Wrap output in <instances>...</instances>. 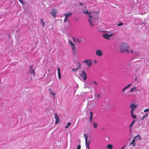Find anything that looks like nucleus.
Returning <instances> with one entry per match:
<instances>
[{"label": "nucleus", "instance_id": "nucleus-34", "mask_svg": "<svg viewBox=\"0 0 149 149\" xmlns=\"http://www.w3.org/2000/svg\"><path fill=\"white\" fill-rule=\"evenodd\" d=\"M125 95L126 96H129L130 95L129 94V92H128V93H126L125 94Z\"/></svg>", "mask_w": 149, "mask_h": 149}, {"label": "nucleus", "instance_id": "nucleus-42", "mask_svg": "<svg viewBox=\"0 0 149 149\" xmlns=\"http://www.w3.org/2000/svg\"><path fill=\"white\" fill-rule=\"evenodd\" d=\"M130 51H131V52L132 53H133V51L131 49H130Z\"/></svg>", "mask_w": 149, "mask_h": 149}, {"label": "nucleus", "instance_id": "nucleus-5", "mask_svg": "<svg viewBox=\"0 0 149 149\" xmlns=\"http://www.w3.org/2000/svg\"><path fill=\"white\" fill-rule=\"evenodd\" d=\"M86 7H84V8H83V12L84 13L87 14L89 18L91 17V12H88V10L86 9Z\"/></svg>", "mask_w": 149, "mask_h": 149}, {"label": "nucleus", "instance_id": "nucleus-3", "mask_svg": "<svg viewBox=\"0 0 149 149\" xmlns=\"http://www.w3.org/2000/svg\"><path fill=\"white\" fill-rule=\"evenodd\" d=\"M72 13L71 12H69L67 13H64V15L65 16V18L64 20V22H68V19L69 17L71 15Z\"/></svg>", "mask_w": 149, "mask_h": 149}, {"label": "nucleus", "instance_id": "nucleus-19", "mask_svg": "<svg viewBox=\"0 0 149 149\" xmlns=\"http://www.w3.org/2000/svg\"><path fill=\"white\" fill-rule=\"evenodd\" d=\"M58 70V77L59 79H61V73L60 72V69L59 68H58L57 69Z\"/></svg>", "mask_w": 149, "mask_h": 149}, {"label": "nucleus", "instance_id": "nucleus-29", "mask_svg": "<svg viewBox=\"0 0 149 149\" xmlns=\"http://www.w3.org/2000/svg\"><path fill=\"white\" fill-rule=\"evenodd\" d=\"M132 117L134 119H135L136 118V116L133 113L131 114Z\"/></svg>", "mask_w": 149, "mask_h": 149}, {"label": "nucleus", "instance_id": "nucleus-45", "mask_svg": "<svg viewBox=\"0 0 149 149\" xmlns=\"http://www.w3.org/2000/svg\"><path fill=\"white\" fill-rule=\"evenodd\" d=\"M40 22H42V21H40Z\"/></svg>", "mask_w": 149, "mask_h": 149}, {"label": "nucleus", "instance_id": "nucleus-4", "mask_svg": "<svg viewBox=\"0 0 149 149\" xmlns=\"http://www.w3.org/2000/svg\"><path fill=\"white\" fill-rule=\"evenodd\" d=\"M81 77L83 78L84 80H86L87 78L86 73L84 70L81 71V73L80 74Z\"/></svg>", "mask_w": 149, "mask_h": 149}, {"label": "nucleus", "instance_id": "nucleus-28", "mask_svg": "<svg viewBox=\"0 0 149 149\" xmlns=\"http://www.w3.org/2000/svg\"><path fill=\"white\" fill-rule=\"evenodd\" d=\"M148 116V114L147 113H146L145 115L143 116L142 118H141V120H142L144 118L147 117Z\"/></svg>", "mask_w": 149, "mask_h": 149}, {"label": "nucleus", "instance_id": "nucleus-15", "mask_svg": "<svg viewBox=\"0 0 149 149\" xmlns=\"http://www.w3.org/2000/svg\"><path fill=\"white\" fill-rule=\"evenodd\" d=\"M49 93L51 95H52L54 96V98H55L56 94L54 93L50 88L49 89Z\"/></svg>", "mask_w": 149, "mask_h": 149}, {"label": "nucleus", "instance_id": "nucleus-44", "mask_svg": "<svg viewBox=\"0 0 149 149\" xmlns=\"http://www.w3.org/2000/svg\"><path fill=\"white\" fill-rule=\"evenodd\" d=\"M124 147H125V146H123V147H122V148H121V149H123V148H124Z\"/></svg>", "mask_w": 149, "mask_h": 149}, {"label": "nucleus", "instance_id": "nucleus-7", "mask_svg": "<svg viewBox=\"0 0 149 149\" xmlns=\"http://www.w3.org/2000/svg\"><path fill=\"white\" fill-rule=\"evenodd\" d=\"M84 136L85 138V143L86 145V146H89V144H90V141L89 140H88V135H86L85 134H84Z\"/></svg>", "mask_w": 149, "mask_h": 149}, {"label": "nucleus", "instance_id": "nucleus-8", "mask_svg": "<svg viewBox=\"0 0 149 149\" xmlns=\"http://www.w3.org/2000/svg\"><path fill=\"white\" fill-rule=\"evenodd\" d=\"M54 117L56 119V122L55 123V124L59 123L60 121L59 117L57 113H56L54 114Z\"/></svg>", "mask_w": 149, "mask_h": 149}, {"label": "nucleus", "instance_id": "nucleus-18", "mask_svg": "<svg viewBox=\"0 0 149 149\" xmlns=\"http://www.w3.org/2000/svg\"><path fill=\"white\" fill-rule=\"evenodd\" d=\"M93 117V113L91 111L90 112V117L89 118V120L90 122H91L92 120V118Z\"/></svg>", "mask_w": 149, "mask_h": 149}, {"label": "nucleus", "instance_id": "nucleus-24", "mask_svg": "<svg viewBox=\"0 0 149 149\" xmlns=\"http://www.w3.org/2000/svg\"><path fill=\"white\" fill-rule=\"evenodd\" d=\"M80 67V64H79L78 65V68H76V69H74V68H72V70L73 71H76L77 72V70H78L79 69Z\"/></svg>", "mask_w": 149, "mask_h": 149}, {"label": "nucleus", "instance_id": "nucleus-20", "mask_svg": "<svg viewBox=\"0 0 149 149\" xmlns=\"http://www.w3.org/2000/svg\"><path fill=\"white\" fill-rule=\"evenodd\" d=\"M76 40L77 42L79 43H81L83 41L80 38H77Z\"/></svg>", "mask_w": 149, "mask_h": 149}, {"label": "nucleus", "instance_id": "nucleus-1", "mask_svg": "<svg viewBox=\"0 0 149 149\" xmlns=\"http://www.w3.org/2000/svg\"><path fill=\"white\" fill-rule=\"evenodd\" d=\"M120 52H127L128 53L130 52V48L128 45L126 43H122L121 44L120 47Z\"/></svg>", "mask_w": 149, "mask_h": 149}, {"label": "nucleus", "instance_id": "nucleus-9", "mask_svg": "<svg viewBox=\"0 0 149 149\" xmlns=\"http://www.w3.org/2000/svg\"><path fill=\"white\" fill-rule=\"evenodd\" d=\"M83 62L84 63H86L88 67L91 66L92 64V61L90 60H85Z\"/></svg>", "mask_w": 149, "mask_h": 149}, {"label": "nucleus", "instance_id": "nucleus-23", "mask_svg": "<svg viewBox=\"0 0 149 149\" xmlns=\"http://www.w3.org/2000/svg\"><path fill=\"white\" fill-rule=\"evenodd\" d=\"M107 148L109 149H112L113 148V146L111 144H108L107 146Z\"/></svg>", "mask_w": 149, "mask_h": 149}, {"label": "nucleus", "instance_id": "nucleus-39", "mask_svg": "<svg viewBox=\"0 0 149 149\" xmlns=\"http://www.w3.org/2000/svg\"><path fill=\"white\" fill-rule=\"evenodd\" d=\"M72 38V39L73 40L74 42H76V40H75V38H74V37H73Z\"/></svg>", "mask_w": 149, "mask_h": 149}, {"label": "nucleus", "instance_id": "nucleus-6", "mask_svg": "<svg viewBox=\"0 0 149 149\" xmlns=\"http://www.w3.org/2000/svg\"><path fill=\"white\" fill-rule=\"evenodd\" d=\"M69 42L70 43V45L71 46L72 49L73 50L72 52V53H75V51L76 50V48L75 45L74 43H73L70 40H69Z\"/></svg>", "mask_w": 149, "mask_h": 149}, {"label": "nucleus", "instance_id": "nucleus-40", "mask_svg": "<svg viewBox=\"0 0 149 149\" xmlns=\"http://www.w3.org/2000/svg\"><path fill=\"white\" fill-rule=\"evenodd\" d=\"M97 95L98 97H100V94H97Z\"/></svg>", "mask_w": 149, "mask_h": 149}, {"label": "nucleus", "instance_id": "nucleus-32", "mask_svg": "<svg viewBox=\"0 0 149 149\" xmlns=\"http://www.w3.org/2000/svg\"><path fill=\"white\" fill-rule=\"evenodd\" d=\"M123 23L121 22L117 24L118 26H121L123 25Z\"/></svg>", "mask_w": 149, "mask_h": 149}, {"label": "nucleus", "instance_id": "nucleus-27", "mask_svg": "<svg viewBox=\"0 0 149 149\" xmlns=\"http://www.w3.org/2000/svg\"><path fill=\"white\" fill-rule=\"evenodd\" d=\"M67 125L65 127V128H68L71 125V123L70 122H68L67 123Z\"/></svg>", "mask_w": 149, "mask_h": 149}, {"label": "nucleus", "instance_id": "nucleus-30", "mask_svg": "<svg viewBox=\"0 0 149 149\" xmlns=\"http://www.w3.org/2000/svg\"><path fill=\"white\" fill-rule=\"evenodd\" d=\"M40 21H42V26H43L45 25V22H43V20L42 19H40Z\"/></svg>", "mask_w": 149, "mask_h": 149}, {"label": "nucleus", "instance_id": "nucleus-38", "mask_svg": "<svg viewBox=\"0 0 149 149\" xmlns=\"http://www.w3.org/2000/svg\"><path fill=\"white\" fill-rule=\"evenodd\" d=\"M132 110L131 112V114L132 113H133V111H134V109H132Z\"/></svg>", "mask_w": 149, "mask_h": 149}, {"label": "nucleus", "instance_id": "nucleus-13", "mask_svg": "<svg viewBox=\"0 0 149 149\" xmlns=\"http://www.w3.org/2000/svg\"><path fill=\"white\" fill-rule=\"evenodd\" d=\"M29 68H30L29 72H30V73L31 74L33 73V76H35V72L34 70L33 69V66L32 65Z\"/></svg>", "mask_w": 149, "mask_h": 149}, {"label": "nucleus", "instance_id": "nucleus-25", "mask_svg": "<svg viewBox=\"0 0 149 149\" xmlns=\"http://www.w3.org/2000/svg\"><path fill=\"white\" fill-rule=\"evenodd\" d=\"M135 122V120H134L132 122V123H131V124L129 126V127H130V130H131L132 128L131 127L132 126V125Z\"/></svg>", "mask_w": 149, "mask_h": 149}, {"label": "nucleus", "instance_id": "nucleus-2", "mask_svg": "<svg viewBox=\"0 0 149 149\" xmlns=\"http://www.w3.org/2000/svg\"><path fill=\"white\" fill-rule=\"evenodd\" d=\"M91 18L92 20L89 19L88 21L90 23L91 25L92 26H94V24L93 23L92 21L94 22H96L97 20L98 19V16H96L95 17H94L91 16V17L90 18Z\"/></svg>", "mask_w": 149, "mask_h": 149}, {"label": "nucleus", "instance_id": "nucleus-16", "mask_svg": "<svg viewBox=\"0 0 149 149\" xmlns=\"http://www.w3.org/2000/svg\"><path fill=\"white\" fill-rule=\"evenodd\" d=\"M137 106V104H132L130 105V107L131 109H135Z\"/></svg>", "mask_w": 149, "mask_h": 149}, {"label": "nucleus", "instance_id": "nucleus-26", "mask_svg": "<svg viewBox=\"0 0 149 149\" xmlns=\"http://www.w3.org/2000/svg\"><path fill=\"white\" fill-rule=\"evenodd\" d=\"M134 91H136V89L135 86L132 88L130 91V92H132Z\"/></svg>", "mask_w": 149, "mask_h": 149}, {"label": "nucleus", "instance_id": "nucleus-14", "mask_svg": "<svg viewBox=\"0 0 149 149\" xmlns=\"http://www.w3.org/2000/svg\"><path fill=\"white\" fill-rule=\"evenodd\" d=\"M135 141L138 140H140L141 139V137L140 135H137L136 136H135L133 139Z\"/></svg>", "mask_w": 149, "mask_h": 149}, {"label": "nucleus", "instance_id": "nucleus-36", "mask_svg": "<svg viewBox=\"0 0 149 149\" xmlns=\"http://www.w3.org/2000/svg\"><path fill=\"white\" fill-rule=\"evenodd\" d=\"M19 1L22 4H24V3L22 0H19Z\"/></svg>", "mask_w": 149, "mask_h": 149}, {"label": "nucleus", "instance_id": "nucleus-37", "mask_svg": "<svg viewBox=\"0 0 149 149\" xmlns=\"http://www.w3.org/2000/svg\"><path fill=\"white\" fill-rule=\"evenodd\" d=\"M93 82L94 83L95 85H97L98 84V83H97V82L95 81H93Z\"/></svg>", "mask_w": 149, "mask_h": 149}, {"label": "nucleus", "instance_id": "nucleus-33", "mask_svg": "<svg viewBox=\"0 0 149 149\" xmlns=\"http://www.w3.org/2000/svg\"><path fill=\"white\" fill-rule=\"evenodd\" d=\"M79 64H80V66L81 65V64L79 62H77L76 63V65H77V68H78V65Z\"/></svg>", "mask_w": 149, "mask_h": 149}, {"label": "nucleus", "instance_id": "nucleus-41", "mask_svg": "<svg viewBox=\"0 0 149 149\" xmlns=\"http://www.w3.org/2000/svg\"><path fill=\"white\" fill-rule=\"evenodd\" d=\"M79 5H83V3H79Z\"/></svg>", "mask_w": 149, "mask_h": 149}, {"label": "nucleus", "instance_id": "nucleus-17", "mask_svg": "<svg viewBox=\"0 0 149 149\" xmlns=\"http://www.w3.org/2000/svg\"><path fill=\"white\" fill-rule=\"evenodd\" d=\"M132 85V84H129L128 85H127L126 86H125V87H124L122 90V92L123 93H124L125 92V90L127 88H129L130 86H131Z\"/></svg>", "mask_w": 149, "mask_h": 149}, {"label": "nucleus", "instance_id": "nucleus-10", "mask_svg": "<svg viewBox=\"0 0 149 149\" xmlns=\"http://www.w3.org/2000/svg\"><path fill=\"white\" fill-rule=\"evenodd\" d=\"M95 54L96 55L99 57L102 56L103 55V53L102 51L100 49L96 50Z\"/></svg>", "mask_w": 149, "mask_h": 149}, {"label": "nucleus", "instance_id": "nucleus-35", "mask_svg": "<svg viewBox=\"0 0 149 149\" xmlns=\"http://www.w3.org/2000/svg\"><path fill=\"white\" fill-rule=\"evenodd\" d=\"M81 145H79L77 146V149H81Z\"/></svg>", "mask_w": 149, "mask_h": 149}, {"label": "nucleus", "instance_id": "nucleus-12", "mask_svg": "<svg viewBox=\"0 0 149 149\" xmlns=\"http://www.w3.org/2000/svg\"><path fill=\"white\" fill-rule=\"evenodd\" d=\"M113 35V34H108L107 33H105L103 35V36L104 38L107 39H109V38L110 37L112 36Z\"/></svg>", "mask_w": 149, "mask_h": 149}, {"label": "nucleus", "instance_id": "nucleus-11", "mask_svg": "<svg viewBox=\"0 0 149 149\" xmlns=\"http://www.w3.org/2000/svg\"><path fill=\"white\" fill-rule=\"evenodd\" d=\"M56 9L55 8L52 9V11L51 12V14L55 18H56L57 11H56Z\"/></svg>", "mask_w": 149, "mask_h": 149}, {"label": "nucleus", "instance_id": "nucleus-31", "mask_svg": "<svg viewBox=\"0 0 149 149\" xmlns=\"http://www.w3.org/2000/svg\"><path fill=\"white\" fill-rule=\"evenodd\" d=\"M143 111L144 112H148V111H149V109H145Z\"/></svg>", "mask_w": 149, "mask_h": 149}, {"label": "nucleus", "instance_id": "nucleus-22", "mask_svg": "<svg viewBox=\"0 0 149 149\" xmlns=\"http://www.w3.org/2000/svg\"><path fill=\"white\" fill-rule=\"evenodd\" d=\"M135 141L133 139L132 141L130 143V145H132L134 146H135L136 143L135 142Z\"/></svg>", "mask_w": 149, "mask_h": 149}, {"label": "nucleus", "instance_id": "nucleus-21", "mask_svg": "<svg viewBox=\"0 0 149 149\" xmlns=\"http://www.w3.org/2000/svg\"><path fill=\"white\" fill-rule=\"evenodd\" d=\"M93 126L94 128H96L98 126V124L97 123L94 122L93 123Z\"/></svg>", "mask_w": 149, "mask_h": 149}, {"label": "nucleus", "instance_id": "nucleus-43", "mask_svg": "<svg viewBox=\"0 0 149 149\" xmlns=\"http://www.w3.org/2000/svg\"><path fill=\"white\" fill-rule=\"evenodd\" d=\"M88 148V149H90L89 146H86Z\"/></svg>", "mask_w": 149, "mask_h": 149}]
</instances>
